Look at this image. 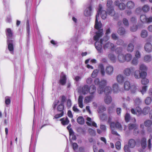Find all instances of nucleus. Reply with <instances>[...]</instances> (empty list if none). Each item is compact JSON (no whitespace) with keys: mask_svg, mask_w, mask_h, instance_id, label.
<instances>
[{"mask_svg":"<svg viewBox=\"0 0 152 152\" xmlns=\"http://www.w3.org/2000/svg\"><path fill=\"white\" fill-rule=\"evenodd\" d=\"M147 17L145 15H142L140 16V20L143 23H146V22Z\"/></svg>","mask_w":152,"mask_h":152,"instance_id":"obj_44","label":"nucleus"},{"mask_svg":"<svg viewBox=\"0 0 152 152\" xmlns=\"http://www.w3.org/2000/svg\"><path fill=\"white\" fill-rule=\"evenodd\" d=\"M151 108L149 107L146 106L145 107L142 111V113L144 115L147 114L150 111Z\"/></svg>","mask_w":152,"mask_h":152,"instance_id":"obj_29","label":"nucleus"},{"mask_svg":"<svg viewBox=\"0 0 152 152\" xmlns=\"http://www.w3.org/2000/svg\"><path fill=\"white\" fill-rule=\"evenodd\" d=\"M111 39L114 40H117L118 39L117 35L114 33H112L111 34Z\"/></svg>","mask_w":152,"mask_h":152,"instance_id":"obj_52","label":"nucleus"},{"mask_svg":"<svg viewBox=\"0 0 152 152\" xmlns=\"http://www.w3.org/2000/svg\"><path fill=\"white\" fill-rule=\"evenodd\" d=\"M147 86H143L142 87V89L140 90V92L142 94H143L146 92L147 90Z\"/></svg>","mask_w":152,"mask_h":152,"instance_id":"obj_60","label":"nucleus"},{"mask_svg":"<svg viewBox=\"0 0 152 152\" xmlns=\"http://www.w3.org/2000/svg\"><path fill=\"white\" fill-rule=\"evenodd\" d=\"M108 57L110 60L113 62H115L116 61V57L115 55L112 53H110L108 55Z\"/></svg>","mask_w":152,"mask_h":152,"instance_id":"obj_33","label":"nucleus"},{"mask_svg":"<svg viewBox=\"0 0 152 152\" xmlns=\"http://www.w3.org/2000/svg\"><path fill=\"white\" fill-rule=\"evenodd\" d=\"M112 90L114 93H117L120 91L118 85L117 83H115L112 86Z\"/></svg>","mask_w":152,"mask_h":152,"instance_id":"obj_23","label":"nucleus"},{"mask_svg":"<svg viewBox=\"0 0 152 152\" xmlns=\"http://www.w3.org/2000/svg\"><path fill=\"white\" fill-rule=\"evenodd\" d=\"M89 87L87 85H85L82 88V92L83 94H86L89 92Z\"/></svg>","mask_w":152,"mask_h":152,"instance_id":"obj_22","label":"nucleus"},{"mask_svg":"<svg viewBox=\"0 0 152 152\" xmlns=\"http://www.w3.org/2000/svg\"><path fill=\"white\" fill-rule=\"evenodd\" d=\"M129 148L130 147L127 145H125L124 149L125 152H131Z\"/></svg>","mask_w":152,"mask_h":152,"instance_id":"obj_64","label":"nucleus"},{"mask_svg":"<svg viewBox=\"0 0 152 152\" xmlns=\"http://www.w3.org/2000/svg\"><path fill=\"white\" fill-rule=\"evenodd\" d=\"M118 7L121 10H123L126 7L125 4L123 3H121L119 5Z\"/></svg>","mask_w":152,"mask_h":152,"instance_id":"obj_59","label":"nucleus"},{"mask_svg":"<svg viewBox=\"0 0 152 152\" xmlns=\"http://www.w3.org/2000/svg\"><path fill=\"white\" fill-rule=\"evenodd\" d=\"M123 22L124 24L126 26H128L129 25V23L128 20L125 18L123 19Z\"/></svg>","mask_w":152,"mask_h":152,"instance_id":"obj_63","label":"nucleus"},{"mask_svg":"<svg viewBox=\"0 0 152 152\" xmlns=\"http://www.w3.org/2000/svg\"><path fill=\"white\" fill-rule=\"evenodd\" d=\"M13 40L12 39H7V43L8 45V48L10 53L13 54L14 50V47L13 43Z\"/></svg>","mask_w":152,"mask_h":152,"instance_id":"obj_9","label":"nucleus"},{"mask_svg":"<svg viewBox=\"0 0 152 152\" xmlns=\"http://www.w3.org/2000/svg\"><path fill=\"white\" fill-rule=\"evenodd\" d=\"M113 67H106V72L109 75L112 74L113 71Z\"/></svg>","mask_w":152,"mask_h":152,"instance_id":"obj_42","label":"nucleus"},{"mask_svg":"<svg viewBox=\"0 0 152 152\" xmlns=\"http://www.w3.org/2000/svg\"><path fill=\"white\" fill-rule=\"evenodd\" d=\"M106 108L103 106H101L99 108L98 111L99 113H101L104 111H106Z\"/></svg>","mask_w":152,"mask_h":152,"instance_id":"obj_49","label":"nucleus"},{"mask_svg":"<svg viewBox=\"0 0 152 152\" xmlns=\"http://www.w3.org/2000/svg\"><path fill=\"white\" fill-rule=\"evenodd\" d=\"M103 92H104L106 95H109L111 94L112 91V89L110 87L107 86L104 88H103Z\"/></svg>","mask_w":152,"mask_h":152,"instance_id":"obj_21","label":"nucleus"},{"mask_svg":"<svg viewBox=\"0 0 152 152\" xmlns=\"http://www.w3.org/2000/svg\"><path fill=\"white\" fill-rule=\"evenodd\" d=\"M137 89V86L133 85L131 86L130 90L132 93H135Z\"/></svg>","mask_w":152,"mask_h":152,"instance_id":"obj_40","label":"nucleus"},{"mask_svg":"<svg viewBox=\"0 0 152 152\" xmlns=\"http://www.w3.org/2000/svg\"><path fill=\"white\" fill-rule=\"evenodd\" d=\"M6 34L7 39H12L13 34L10 28H8L6 30Z\"/></svg>","mask_w":152,"mask_h":152,"instance_id":"obj_17","label":"nucleus"},{"mask_svg":"<svg viewBox=\"0 0 152 152\" xmlns=\"http://www.w3.org/2000/svg\"><path fill=\"white\" fill-rule=\"evenodd\" d=\"M134 49V46L133 45L132 43L129 44L127 46V51L129 52H132L133 51Z\"/></svg>","mask_w":152,"mask_h":152,"instance_id":"obj_35","label":"nucleus"},{"mask_svg":"<svg viewBox=\"0 0 152 152\" xmlns=\"http://www.w3.org/2000/svg\"><path fill=\"white\" fill-rule=\"evenodd\" d=\"M64 105L63 103H61L58 105L57 108L58 111L60 113L56 114L54 116V118L57 119L62 116L64 114Z\"/></svg>","mask_w":152,"mask_h":152,"instance_id":"obj_4","label":"nucleus"},{"mask_svg":"<svg viewBox=\"0 0 152 152\" xmlns=\"http://www.w3.org/2000/svg\"><path fill=\"white\" fill-rule=\"evenodd\" d=\"M83 96L81 95H80L78 98V102L79 106L81 108H82L83 107Z\"/></svg>","mask_w":152,"mask_h":152,"instance_id":"obj_26","label":"nucleus"},{"mask_svg":"<svg viewBox=\"0 0 152 152\" xmlns=\"http://www.w3.org/2000/svg\"><path fill=\"white\" fill-rule=\"evenodd\" d=\"M102 5L101 4H99V8L98 9L96 15V16H99L100 12H101L103 10H102Z\"/></svg>","mask_w":152,"mask_h":152,"instance_id":"obj_55","label":"nucleus"},{"mask_svg":"<svg viewBox=\"0 0 152 152\" xmlns=\"http://www.w3.org/2000/svg\"><path fill=\"white\" fill-rule=\"evenodd\" d=\"M150 10V7L147 5H145L142 8L143 11L145 12H147Z\"/></svg>","mask_w":152,"mask_h":152,"instance_id":"obj_43","label":"nucleus"},{"mask_svg":"<svg viewBox=\"0 0 152 152\" xmlns=\"http://www.w3.org/2000/svg\"><path fill=\"white\" fill-rule=\"evenodd\" d=\"M148 35V33L147 31L145 30H142V31L141 36V37L143 38H145Z\"/></svg>","mask_w":152,"mask_h":152,"instance_id":"obj_50","label":"nucleus"},{"mask_svg":"<svg viewBox=\"0 0 152 152\" xmlns=\"http://www.w3.org/2000/svg\"><path fill=\"white\" fill-rule=\"evenodd\" d=\"M131 86L129 81L126 80L125 81L124 87V90L126 91H128L130 90Z\"/></svg>","mask_w":152,"mask_h":152,"instance_id":"obj_16","label":"nucleus"},{"mask_svg":"<svg viewBox=\"0 0 152 152\" xmlns=\"http://www.w3.org/2000/svg\"><path fill=\"white\" fill-rule=\"evenodd\" d=\"M61 123L63 125H67L69 122V120L67 117L63 118L60 120Z\"/></svg>","mask_w":152,"mask_h":152,"instance_id":"obj_27","label":"nucleus"},{"mask_svg":"<svg viewBox=\"0 0 152 152\" xmlns=\"http://www.w3.org/2000/svg\"><path fill=\"white\" fill-rule=\"evenodd\" d=\"M72 19L73 21L74 26L76 27V26H77L79 24V22L77 19L74 16L72 17Z\"/></svg>","mask_w":152,"mask_h":152,"instance_id":"obj_45","label":"nucleus"},{"mask_svg":"<svg viewBox=\"0 0 152 152\" xmlns=\"http://www.w3.org/2000/svg\"><path fill=\"white\" fill-rule=\"evenodd\" d=\"M126 6L128 9H132L134 7V4L132 1H128L127 3Z\"/></svg>","mask_w":152,"mask_h":152,"instance_id":"obj_31","label":"nucleus"},{"mask_svg":"<svg viewBox=\"0 0 152 152\" xmlns=\"http://www.w3.org/2000/svg\"><path fill=\"white\" fill-rule=\"evenodd\" d=\"M135 105H139L141 103L142 100L139 97H137L134 100Z\"/></svg>","mask_w":152,"mask_h":152,"instance_id":"obj_46","label":"nucleus"},{"mask_svg":"<svg viewBox=\"0 0 152 152\" xmlns=\"http://www.w3.org/2000/svg\"><path fill=\"white\" fill-rule=\"evenodd\" d=\"M99 17L96 16L94 27L95 29L98 30V31L96 32V35L94 36V40H98L99 38L101 37L103 34V29H101L102 24L100 21H99Z\"/></svg>","mask_w":152,"mask_h":152,"instance_id":"obj_2","label":"nucleus"},{"mask_svg":"<svg viewBox=\"0 0 152 152\" xmlns=\"http://www.w3.org/2000/svg\"><path fill=\"white\" fill-rule=\"evenodd\" d=\"M73 110L75 112L77 113H80V110L77 108L76 105H74L72 107Z\"/></svg>","mask_w":152,"mask_h":152,"instance_id":"obj_61","label":"nucleus"},{"mask_svg":"<svg viewBox=\"0 0 152 152\" xmlns=\"http://www.w3.org/2000/svg\"><path fill=\"white\" fill-rule=\"evenodd\" d=\"M107 84V81L105 80H102L99 83V87L97 89V91L99 94H102L103 92V88L104 86Z\"/></svg>","mask_w":152,"mask_h":152,"instance_id":"obj_6","label":"nucleus"},{"mask_svg":"<svg viewBox=\"0 0 152 152\" xmlns=\"http://www.w3.org/2000/svg\"><path fill=\"white\" fill-rule=\"evenodd\" d=\"M77 122L79 124H83L84 123L83 118L81 116L77 118Z\"/></svg>","mask_w":152,"mask_h":152,"instance_id":"obj_47","label":"nucleus"},{"mask_svg":"<svg viewBox=\"0 0 152 152\" xmlns=\"http://www.w3.org/2000/svg\"><path fill=\"white\" fill-rule=\"evenodd\" d=\"M86 119L88 121L86 123L88 125L90 126L92 125L96 127H97L96 124L94 122L92 121L91 118L87 117Z\"/></svg>","mask_w":152,"mask_h":152,"instance_id":"obj_18","label":"nucleus"},{"mask_svg":"<svg viewBox=\"0 0 152 152\" xmlns=\"http://www.w3.org/2000/svg\"><path fill=\"white\" fill-rule=\"evenodd\" d=\"M138 126L135 124H130L129 125V130L134 129L135 132H137V133H138Z\"/></svg>","mask_w":152,"mask_h":152,"instance_id":"obj_14","label":"nucleus"},{"mask_svg":"<svg viewBox=\"0 0 152 152\" xmlns=\"http://www.w3.org/2000/svg\"><path fill=\"white\" fill-rule=\"evenodd\" d=\"M96 90V88L95 86L93 85H92L90 86V88H89V92L91 94H93L95 92Z\"/></svg>","mask_w":152,"mask_h":152,"instance_id":"obj_34","label":"nucleus"},{"mask_svg":"<svg viewBox=\"0 0 152 152\" xmlns=\"http://www.w3.org/2000/svg\"><path fill=\"white\" fill-rule=\"evenodd\" d=\"M112 98L110 96L106 95L104 98L105 103L107 104H110L112 101Z\"/></svg>","mask_w":152,"mask_h":152,"instance_id":"obj_25","label":"nucleus"},{"mask_svg":"<svg viewBox=\"0 0 152 152\" xmlns=\"http://www.w3.org/2000/svg\"><path fill=\"white\" fill-rule=\"evenodd\" d=\"M92 7L90 5L87 8L84 12V15L86 16H89L91 15L92 13Z\"/></svg>","mask_w":152,"mask_h":152,"instance_id":"obj_10","label":"nucleus"},{"mask_svg":"<svg viewBox=\"0 0 152 152\" xmlns=\"http://www.w3.org/2000/svg\"><path fill=\"white\" fill-rule=\"evenodd\" d=\"M147 67H140V70H136L134 73V77L136 79L142 78L141 81L142 84L146 85L149 83V80L145 77L147 76Z\"/></svg>","mask_w":152,"mask_h":152,"instance_id":"obj_1","label":"nucleus"},{"mask_svg":"<svg viewBox=\"0 0 152 152\" xmlns=\"http://www.w3.org/2000/svg\"><path fill=\"white\" fill-rule=\"evenodd\" d=\"M110 129L116 128L121 131H122L123 129L121 125L118 122L115 123L114 122H111L110 124Z\"/></svg>","mask_w":152,"mask_h":152,"instance_id":"obj_8","label":"nucleus"},{"mask_svg":"<svg viewBox=\"0 0 152 152\" xmlns=\"http://www.w3.org/2000/svg\"><path fill=\"white\" fill-rule=\"evenodd\" d=\"M78 39L79 36L77 35L72 38L71 40L74 44L76 43V44H77L78 43Z\"/></svg>","mask_w":152,"mask_h":152,"instance_id":"obj_38","label":"nucleus"},{"mask_svg":"<svg viewBox=\"0 0 152 152\" xmlns=\"http://www.w3.org/2000/svg\"><path fill=\"white\" fill-rule=\"evenodd\" d=\"M124 79V76L122 75H118L116 77L117 81L120 84L123 83Z\"/></svg>","mask_w":152,"mask_h":152,"instance_id":"obj_20","label":"nucleus"},{"mask_svg":"<svg viewBox=\"0 0 152 152\" xmlns=\"http://www.w3.org/2000/svg\"><path fill=\"white\" fill-rule=\"evenodd\" d=\"M118 59L121 62H123L125 61V55L122 54H119L118 56Z\"/></svg>","mask_w":152,"mask_h":152,"instance_id":"obj_37","label":"nucleus"},{"mask_svg":"<svg viewBox=\"0 0 152 152\" xmlns=\"http://www.w3.org/2000/svg\"><path fill=\"white\" fill-rule=\"evenodd\" d=\"M151 102V99L149 97H147L145 100V102L147 105H149Z\"/></svg>","mask_w":152,"mask_h":152,"instance_id":"obj_51","label":"nucleus"},{"mask_svg":"<svg viewBox=\"0 0 152 152\" xmlns=\"http://www.w3.org/2000/svg\"><path fill=\"white\" fill-rule=\"evenodd\" d=\"M151 56L150 55H147L144 57V60L147 62H149L151 60Z\"/></svg>","mask_w":152,"mask_h":152,"instance_id":"obj_58","label":"nucleus"},{"mask_svg":"<svg viewBox=\"0 0 152 152\" xmlns=\"http://www.w3.org/2000/svg\"><path fill=\"white\" fill-rule=\"evenodd\" d=\"M152 122L150 120H147L145 121L144 122L145 125V126L147 127H150L152 124Z\"/></svg>","mask_w":152,"mask_h":152,"instance_id":"obj_54","label":"nucleus"},{"mask_svg":"<svg viewBox=\"0 0 152 152\" xmlns=\"http://www.w3.org/2000/svg\"><path fill=\"white\" fill-rule=\"evenodd\" d=\"M131 112L132 113L134 114H136L137 116L140 115L142 113L141 108L139 107H136L135 110L133 109H132L131 110Z\"/></svg>","mask_w":152,"mask_h":152,"instance_id":"obj_13","label":"nucleus"},{"mask_svg":"<svg viewBox=\"0 0 152 152\" xmlns=\"http://www.w3.org/2000/svg\"><path fill=\"white\" fill-rule=\"evenodd\" d=\"M144 48L147 52L150 53L152 50V45L150 42H147L145 45Z\"/></svg>","mask_w":152,"mask_h":152,"instance_id":"obj_15","label":"nucleus"},{"mask_svg":"<svg viewBox=\"0 0 152 152\" xmlns=\"http://www.w3.org/2000/svg\"><path fill=\"white\" fill-rule=\"evenodd\" d=\"M138 59L134 57L133 58L132 61V65L134 66H136L138 64Z\"/></svg>","mask_w":152,"mask_h":152,"instance_id":"obj_56","label":"nucleus"},{"mask_svg":"<svg viewBox=\"0 0 152 152\" xmlns=\"http://www.w3.org/2000/svg\"><path fill=\"white\" fill-rule=\"evenodd\" d=\"M123 50V48L122 47H117L115 50V52L119 55V54H121V53Z\"/></svg>","mask_w":152,"mask_h":152,"instance_id":"obj_53","label":"nucleus"},{"mask_svg":"<svg viewBox=\"0 0 152 152\" xmlns=\"http://www.w3.org/2000/svg\"><path fill=\"white\" fill-rule=\"evenodd\" d=\"M107 14L111 16H114V19H117L119 17L118 14L115 13L114 7L113 6V1L112 0H107Z\"/></svg>","mask_w":152,"mask_h":152,"instance_id":"obj_3","label":"nucleus"},{"mask_svg":"<svg viewBox=\"0 0 152 152\" xmlns=\"http://www.w3.org/2000/svg\"><path fill=\"white\" fill-rule=\"evenodd\" d=\"M94 96L92 95L87 96L85 97L84 102L86 104H87L91 102Z\"/></svg>","mask_w":152,"mask_h":152,"instance_id":"obj_24","label":"nucleus"},{"mask_svg":"<svg viewBox=\"0 0 152 152\" xmlns=\"http://www.w3.org/2000/svg\"><path fill=\"white\" fill-rule=\"evenodd\" d=\"M132 55L130 53L126 54L125 55V61H130L132 58Z\"/></svg>","mask_w":152,"mask_h":152,"instance_id":"obj_39","label":"nucleus"},{"mask_svg":"<svg viewBox=\"0 0 152 152\" xmlns=\"http://www.w3.org/2000/svg\"><path fill=\"white\" fill-rule=\"evenodd\" d=\"M100 37L99 38L98 40H94L96 41L94 44L95 47L98 51V53H101L102 52L103 39H101L99 41V39Z\"/></svg>","mask_w":152,"mask_h":152,"instance_id":"obj_5","label":"nucleus"},{"mask_svg":"<svg viewBox=\"0 0 152 152\" xmlns=\"http://www.w3.org/2000/svg\"><path fill=\"white\" fill-rule=\"evenodd\" d=\"M141 144L142 147L143 149L145 148L147 146L146 139L145 138H142L141 141Z\"/></svg>","mask_w":152,"mask_h":152,"instance_id":"obj_30","label":"nucleus"},{"mask_svg":"<svg viewBox=\"0 0 152 152\" xmlns=\"http://www.w3.org/2000/svg\"><path fill=\"white\" fill-rule=\"evenodd\" d=\"M138 26L137 25H134L130 28V30L132 32L136 31L138 29Z\"/></svg>","mask_w":152,"mask_h":152,"instance_id":"obj_57","label":"nucleus"},{"mask_svg":"<svg viewBox=\"0 0 152 152\" xmlns=\"http://www.w3.org/2000/svg\"><path fill=\"white\" fill-rule=\"evenodd\" d=\"M107 118V115L104 113H102L99 115L100 119L102 121H104L106 120Z\"/></svg>","mask_w":152,"mask_h":152,"instance_id":"obj_48","label":"nucleus"},{"mask_svg":"<svg viewBox=\"0 0 152 152\" xmlns=\"http://www.w3.org/2000/svg\"><path fill=\"white\" fill-rule=\"evenodd\" d=\"M26 31L27 34V36L28 37L30 33V28L29 24V20L27 19L26 21Z\"/></svg>","mask_w":152,"mask_h":152,"instance_id":"obj_41","label":"nucleus"},{"mask_svg":"<svg viewBox=\"0 0 152 152\" xmlns=\"http://www.w3.org/2000/svg\"><path fill=\"white\" fill-rule=\"evenodd\" d=\"M66 76L62 72L60 76V79L59 80L60 83L62 85H64L66 82Z\"/></svg>","mask_w":152,"mask_h":152,"instance_id":"obj_11","label":"nucleus"},{"mask_svg":"<svg viewBox=\"0 0 152 152\" xmlns=\"http://www.w3.org/2000/svg\"><path fill=\"white\" fill-rule=\"evenodd\" d=\"M115 147L118 150L120 149L121 148V143L120 141H117L116 142Z\"/></svg>","mask_w":152,"mask_h":152,"instance_id":"obj_62","label":"nucleus"},{"mask_svg":"<svg viewBox=\"0 0 152 152\" xmlns=\"http://www.w3.org/2000/svg\"><path fill=\"white\" fill-rule=\"evenodd\" d=\"M69 134L70 135L69 140L71 143H72L71 139L73 140H75L76 139V136L74 134V132L73 130H70V131Z\"/></svg>","mask_w":152,"mask_h":152,"instance_id":"obj_28","label":"nucleus"},{"mask_svg":"<svg viewBox=\"0 0 152 152\" xmlns=\"http://www.w3.org/2000/svg\"><path fill=\"white\" fill-rule=\"evenodd\" d=\"M134 71V69L132 67L127 68L124 70V73L126 76H129L133 73Z\"/></svg>","mask_w":152,"mask_h":152,"instance_id":"obj_12","label":"nucleus"},{"mask_svg":"<svg viewBox=\"0 0 152 152\" xmlns=\"http://www.w3.org/2000/svg\"><path fill=\"white\" fill-rule=\"evenodd\" d=\"M115 46L114 44L108 42L105 43L103 45V48L104 50L107 49H110L111 51L115 50Z\"/></svg>","mask_w":152,"mask_h":152,"instance_id":"obj_7","label":"nucleus"},{"mask_svg":"<svg viewBox=\"0 0 152 152\" xmlns=\"http://www.w3.org/2000/svg\"><path fill=\"white\" fill-rule=\"evenodd\" d=\"M118 34L120 35H123L125 33V30L124 27H120L117 31Z\"/></svg>","mask_w":152,"mask_h":152,"instance_id":"obj_32","label":"nucleus"},{"mask_svg":"<svg viewBox=\"0 0 152 152\" xmlns=\"http://www.w3.org/2000/svg\"><path fill=\"white\" fill-rule=\"evenodd\" d=\"M136 142L133 139H130L128 142V146L130 148H133L136 145Z\"/></svg>","mask_w":152,"mask_h":152,"instance_id":"obj_19","label":"nucleus"},{"mask_svg":"<svg viewBox=\"0 0 152 152\" xmlns=\"http://www.w3.org/2000/svg\"><path fill=\"white\" fill-rule=\"evenodd\" d=\"M107 11L104 10L102 11L100 13L102 19H105L107 16Z\"/></svg>","mask_w":152,"mask_h":152,"instance_id":"obj_36","label":"nucleus"}]
</instances>
